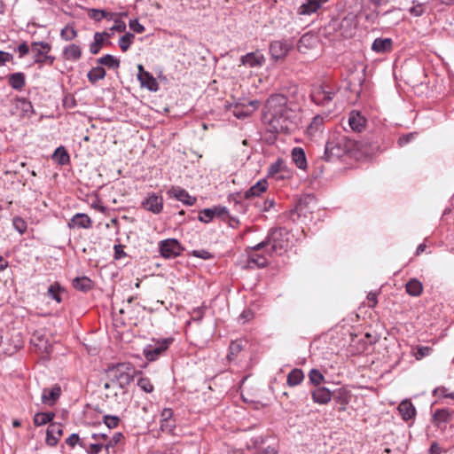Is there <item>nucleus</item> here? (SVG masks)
Wrapping results in <instances>:
<instances>
[{
	"label": "nucleus",
	"mask_w": 454,
	"mask_h": 454,
	"mask_svg": "<svg viewBox=\"0 0 454 454\" xmlns=\"http://www.w3.org/2000/svg\"><path fill=\"white\" fill-rule=\"evenodd\" d=\"M262 121L272 133L291 132L297 127L296 114L281 94L270 96L264 106Z\"/></svg>",
	"instance_id": "f257e3e1"
},
{
	"label": "nucleus",
	"mask_w": 454,
	"mask_h": 454,
	"mask_svg": "<svg viewBox=\"0 0 454 454\" xmlns=\"http://www.w3.org/2000/svg\"><path fill=\"white\" fill-rule=\"evenodd\" d=\"M135 367L129 363H120L108 370L109 381L106 382L105 389L118 388L122 394L126 393V387L132 381Z\"/></svg>",
	"instance_id": "f03ea898"
},
{
	"label": "nucleus",
	"mask_w": 454,
	"mask_h": 454,
	"mask_svg": "<svg viewBox=\"0 0 454 454\" xmlns=\"http://www.w3.org/2000/svg\"><path fill=\"white\" fill-rule=\"evenodd\" d=\"M290 233L286 228L271 230L267 239L254 247L255 249L270 247V253L281 254L287 247Z\"/></svg>",
	"instance_id": "7ed1b4c3"
},
{
	"label": "nucleus",
	"mask_w": 454,
	"mask_h": 454,
	"mask_svg": "<svg viewBox=\"0 0 454 454\" xmlns=\"http://www.w3.org/2000/svg\"><path fill=\"white\" fill-rule=\"evenodd\" d=\"M335 96V90L326 84H318L313 86L310 98L317 106H329Z\"/></svg>",
	"instance_id": "20e7f679"
},
{
	"label": "nucleus",
	"mask_w": 454,
	"mask_h": 454,
	"mask_svg": "<svg viewBox=\"0 0 454 454\" xmlns=\"http://www.w3.org/2000/svg\"><path fill=\"white\" fill-rule=\"evenodd\" d=\"M51 46L45 42H34L31 44V51L34 53V61L39 64L40 67L48 64L52 65L55 61V57L48 55L51 51Z\"/></svg>",
	"instance_id": "39448f33"
},
{
	"label": "nucleus",
	"mask_w": 454,
	"mask_h": 454,
	"mask_svg": "<svg viewBox=\"0 0 454 454\" xmlns=\"http://www.w3.org/2000/svg\"><path fill=\"white\" fill-rule=\"evenodd\" d=\"M345 153L344 138H331L325 144L323 159L326 161H333L340 158Z\"/></svg>",
	"instance_id": "423d86ee"
},
{
	"label": "nucleus",
	"mask_w": 454,
	"mask_h": 454,
	"mask_svg": "<svg viewBox=\"0 0 454 454\" xmlns=\"http://www.w3.org/2000/svg\"><path fill=\"white\" fill-rule=\"evenodd\" d=\"M317 207V199L311 194L304 195L296 202L292 215H297L299 218H308Z\"/></svg>",
	"instance_id": "0eeeda50"
},
{
	"label": "nucleus",
	"mask_w": 454,
	"mask_h": 454,
	"mask_svg": "<svg viewBox=\"0 0 454 454\" xmlns=\"http://www.w3.org/2000/svg\"><path fill=\"white\" fill-rule=\"evenodd\" d=\"M160 254L164 258H176L181 254L183 247L176 239H168L159 243Z\"/></svg>",
	"instance_id": "6e6552de"
},
{
	"label": "nucleus",
	"mask_w": 454,
	"mask_h": 454,
	"mask_svg": "<svg viewBox=\"0 0 454 454\" xmlns=\"http://www.w3.org/2000/svg\"><path fill=\"white\" fill-rule=\"evenodd\" d=\"M172 338H165L157 341L154 345H150L145 349V356L149 361L156 360L163 352H165L172 343Z\"/></svg>",
	"instance_id": "1a4fd4ad"
},
{
	"label": "nucleus",
	"mask_w": 454,
	"mask_h": 454,
	"mask_svg": "<svg viewBox=\"0 0 454 454\" xmlns=\"http://www.w3.org/2000/svg\"><path fill=\"white\" fill-rule=\"evenodd\" d=\"M137 80L139 81L141 87L146 88L150 91H157L159 90V84L153 74L148 71H145L141 64L137 66Z\"/></svg>",
	"instance_id": "9d476101"
},
{
	"label": "nucleus",
	"mask_w": 454,
	"mask_h": 454,
	"mask_svg": "<svg viewBox=\"0 0 454 454\" xmlns=\"http://www.w3.org/2000/svg\"><path fill=\"white\" fill-rule=\"evenodd\" d=\"M292 44L286 40L273 41L270 45L271 58L275 60L285 59Z\"/></svg>",
	"instance_id": "9b49d317"
},
{
	"label": "nucleus",
	"mask_w": 454,
	"mask_h": 454,
	"mask_svg": "<svg viewBox=\"0 0 454 454\" xmlns=\"http://www.w3.org/2000/svg\"><path fill=\"white\" fill-rule=\"evenodd\" d=\"M143 208L153 214H160L163 209V198L152 192L141 203Z\"/></svg>",
	"instance_id": "f8f14e48"
},
{
	"label": "nucleus",
	"mask_w": 454,
	"mask_h": 454,
	"mask_svg": "<svg viewBox=\"0 0 454 454\" xmlns=\"http://www.w3.org/2000/svg\"><path fill=\"white\" fill-rule=\"evenodd\" d=\"M63 435L62 424L57 422L50 423L46 431L45 442L50 447H55Z\"/></svg>",
	"instance_id": "ddd939ff"
},
{
	"label": "nucleus",
	"mask_w": 454,
	"mask_h": 454,
	"mask_svg": "<svg viewBox=\"0 0 454 454\" xmlns=\"http://www.w3.org/2000/svg\"><path fill=\"white\" fill-rule=\"evenodd\" d=\"M240 63L249 67H261L265 63V57L259 51H255L242 56L240 58Z\"/></svg>",
	"instance_id": "4468645a"
},
{
	"label": "nucleus",
	"mask_w": 454,
	"mask_h": 454,
	"mask_svg": "<svg viewBox=\"0 0 454 454\" xmlns=\"http://www.w3.org/2000/svg\"><path fill=\"white\" fill-rule=\"evenodd\" d=\"M327 2L328 0H305L299 7L298 13L300 15H310L317 12Z\"/></svg>",
	"instance_id": "2eb2a0df"
},
{
	"label": "nucleus",
	"mask_w": 454,
	"mask_h": 454,
	"mask_svg": "<svg viewBox=\"0 0 454 454\" xmlns=\"http://www.w3.org/2000/svg\"><path fill=\"white\" fill-rule=\"evenodd\" d=\"M168 193L170 196L176 198L177 200L183 202L187 206H192L196 203V198L191 196L184 189L180 187H172Z\"/></svg>",
	"instance_id": "dca6fc26"
},
{
	"label": "nucleus",
	"mask_w": 454,
	"mask_h": 454,
	"mask_svg": "<svg viewBox=\"0 0 454 454\" xmlns=\"http://www.w3.org/2000/svg\"><path fill=\"white\" fill-rule=\"evenodd\" d=\"M60 394L61 388L57 384L51 388H44L42 394V402L45 404L52 405L59 399Z\"/></svg>",
	"instance_id": "f3484780"
},
{
	"label": "nucleus",
	"mask_w": 454,
	"mask_h": 454,
	"mask_svg": "<svg viewBox=\"0 0 454 454\" xmlns=\"http://www.w3.org/2000/svg\"><path fill=\"white\" fill-rule=\"evenodd\" d=\"M67 225L71 229L72 228L89 229L92 225V221L86 214L78 213L71 218V220Z\"/></svg>",
	"instance_id": "a211bd4d"
},
{
	"label": "nucleus",
	"mask_w": 454,
	"mask_h": 454,
	"mask_svg": "<svg viewBox=\"0 0 454 454\" xmlns=\"http://www.w3.org/2000/svg\"><path fill=\"white\" fill-rule=\"evenodd\" d=\"M312 399L316 403L326 404L332 399V394L330 390L325 387H317L311 393Z\"/></svg>",
	"instance_id": "6ab92c4d"
},
{
	"label": "nucleus",
	"mask_w": 454,
	"mask_h": 454,
	"mask_svg": "<svg viewBox=\"0 0 454 454\" xmlns=\"http://www.w3.org/2000/svg\"><path fill=\"white\" fill-rule=\"evenodd\" d=\"M253 252L248 254L247 266L249 268H262L268 264V260L265 255L257 253L259 249L253 247Z\"/></svg>",
	"instance_id": "aec40b11"
},
{
	"label": "nucleus",
	"mask_w": 454,
	"mask_h": 454,
	"mask_svg": "<svg viewBox=\"0 0 454 454\" xmlns=\"http://www.w3.org/2000/svg\"><path fill=\"white\" fill-rule=\"evenodd\" d=\"M392 47L393 41L390 38H376L372 44V50L377 53L389 52Z\"/></svg>",
	"instance_id": "412c9836"
},
{
	"label": "nucleus",
	"mask_w": 454,
	"mask_h": 454,
	"mask_svg": "<svg viewBox=\"0 0 454 454\" xmlns=\"http://www.w3.org/2000/svg\"><path fill=\"white\" fill-rule=\"evenodd\" d=\"M62 56L66 60L77 61L82 57V49L79 45L71 43L63 49Z\"/></svg>",
	"instance_id": "4be33fe9"
},
{
	"label": "nucleus",
	"mask_w": 454,
	"mask_h": 454,
	"mask_svg": "<svg viewBox=\"0 0 454 454\" xmlns=\"http://www.w3.org/2000/svg\"><path fill=\"white\" fill-rule=\"evenodd\" d=\"M292 160L297 168L305 170L308 167L305 152L301 147H294L291 153Z\"/></svg>",
	"instance_id": "5701e85b"
},
{
	"label": "nucleus",
	"mask_w": 454,
	"mask_h": 454,
	"mask_svg": "<svg viewBox=\"0 0 454 454\" xmlns=\"http://www.w3.org/2000/svg\"><path fill=\"white\" fill-rule=\"evenodd\" d=\"M267 188V181L265 179H262L245 192L244 198L251 199L253 197L260 196L262 192H266Z\"/></svg>",
	"instance_id": "b1692460"
},
{
	"label": "nucleus",
	"mask_w": 454,
	"mask_h": 454,
	"mask_svg": "<svg viewBox=\"0 0 454 454\" xmlns=\"http://www.w3.org/2000/svg\"><path fill=\"white\" fill-rule=\"evenodd\" d=\"M365 119L363 115L356 112H351L348 123L350 128L356 132H361L365 125Z\"/></svg>",
	"instance_id": "393cba45"
},
{
	"label": "nucleus",
	"mask_w": 454,
	"mask_h": 454,
	"mask_svg": "<svg viewBox=\"0 0 454 454\" xmlns=\"http://www.w3.org/2000/svg\"><path fill=\"white\" fill-rule=\"evenodd\" d=\"M31 343L38 348L42 353L49 354L51 347L48 340L41 334L35 333L31 338Z\"/></svg>",
	"instance_id": "a878e982"
},
{
	"label": "nucleus",
	"mask_w": 454,
	"mask_h": 454,
	"mask_svg": "<svg viewBox=\"0 0 454 454\" xmlns=\"http://www.w3.org/2000/svg\"><path fill=\"white\" fill-rule=\"evenodd\" d=\"M398 411L404 420H408L415 416L416 411L410 401H403L398 405Z\"/></svg>",
	"instance_id": "bb28decb"
},
{
	"label": "nucleus",
	"mask_w": 454,
	"mask_h": 454,
	"mask_svg": "<svg viewBox=\"0 0 454 454\" xmlns=\"http://www.w3.org/2000/svg\"><path fill=\"white\" fill-rule=\"evenodd\" d=\"M108 36H109V35L106 32H103V33L96 32L94 34V42L91 43L90 45V53L93 55L98 54L100 51V50L104 44L105 39Z\"/></svg>",
	"instance_id": "cd10ccee"
},
{
	"label": "nucleus",
	"mask_w": 454,
	"mask_h": 454,
	"mask_svg": "<svg viewBox=\"0 0 454 454\" xmlns=\"http://www.w3.org/2000/svg\"><path fill=\"white\" fill-rule=\"evenodd\" d=\"M9 84L16 90H21L26 84L25 74L21 72L14 73L9 76Z\"/></svg>",
	"instance_id": "c85d7f7f"
},
{
	"label": "nucleus",
	"mask_w": 454,
	"mask_h": 454,
	"mask_svg": "<svg viewBox=\"0 0 454 454\" xmlns=\"http://www.w3.org/2000/svg\"><path fill=\"white\" fill-rule=\"evenodd\" d=\"M406 292L414 297L419 296L423 291L422 283L417 278L410 279L405 286Z\"/></svg>",
	"instance_id": "c756f323"
},
{
	"label": "nucleus",
	"mask_w": 454,
	"mask_h": 454,
	"mask_svg": "<svg viewBox=\"0 0 454 454\" xmlns=\"http://www.w3.org/2000/svg\"><path fill=\"white\" fill-rule=\"evenodd\" d=\"M14 104L17 110L15 114L20 116H26L32 112L31 103L25 98H16Z\"/></svg>",
	"instance_id": "7c9ffc66"
},
{
	"label": "nucleus",
	"mask_w": 454,
	"mask_h": 454,
	"mask_svg": "<svg viewBox=\"0 0 454 454\" xmlns=\"http://www.w3.org/2000/svg\"><path fill=\"white\" fill-rule=\"evenodd\" d=\"M52 160L59 165H66L69 162L70 157L65 147L59 146L53 153Z\"/></svg>",
	"instance_id": "2f4dec72"
},
{
	"label": "nucleus",
	"mask_w": 454,
	"mask_h": 454,
	"mask_svg": "<svg viewBox=\"0 0 454 454\" xmlns=\"http://www.w3.org/2000/svg\"><path fill=\"white\" fill-rule=\"evenodd\" d=\"M106 72L101 66L92 67L87 74L88 80L91 83H96L98 81L106 77Z\"/></svg>",
	"instance_id": "473e14b6"
},
{
	"label": "nucleus",
	"mask_w": 454,
	"mask_h": 454,
	"mask_svg": "<svg viewBox=\"0 0 454 454\" xmlns=\"http://www.w3.org/2000/svg\"><path fill=\"white\" fill-rule=\"evenodd\" d=\"M73 286L76 290L86 292L92 288V281L87 277H77L73 280Z\"/></svg>",
	"instance_id": "72a5a7b5"
},
{
	"label": "nucleus",
	"mask_w": 454,
	"mask_h": 454,
	"mask_svg": "<svg viewBox=\"0 0 454 454\" xmlns=\"http://www.w3.org/2000/svg\"><path fill=\"white\" fill-rule=\"evenodd\" d=\"M97 63L106 66L108 68L117 69L120 67V60L113 55L106 54L97 59Z\"/></svg>",
	"instance_id": "f704fd0d"
},
{
	"label": "nucleus",
	"mask_w": 454,
	"mask_h": 454,
	"mask_svg": "<svg viewBox=\"0 0 454 454\" xmlns=\"http://www.w3.org/2000/svg\"><path fill=\"white\" fill-rule=\"evenodd\" d=\"M304 379L303 372L301 369H293L287 375V384L290 387L299 385Z\"/></svg>",
	"instance_id": "c9c22d12"
},
{
	"label": "nucleus",
	"mask_w": 454,
	"mask_h": 454,
	"mask_svg": "<svg viewBox=\"0 0 454 454\" xmlns=\"http://www.w3.org/2000/svg\"><path fill=\"white\" fill-rule=\"evenodd\" d=\"M54 417L55 414L53 412H37L34 416V424L40 427L47 423H51Z\"/></svg>",
	"instance_id": "e433bc0d"
},
{
	"label": "nucleus",
	"mask_w": 454,
	"mask_h": 454,
	"mask_svg": "<svg viewBox=\"0 0 454 454\" xmlns=\"http://www.w3.org/2000/svg\"><path fill=\"white\" fill-rule=\"evenodd\" d=\"M63 291L64 289L61 287V286L58 282H55L48 287L47 294L49 297H51L58 303H60L62 301L60 294Z\"/></svg>",
	"instance_id": "4c0bfd02"
},
{
	"label": "nucleus",
	"mask_w": 454,
	"mask_h": 454,
	"mask_svg": "<svg viewBox=\"0 0 454 454\" xmlns=\"http://www.w3.org/2000/svg\"><path fill=\"white\" fill-rule=\"evenodd\" d=\"M324 125V117L322 115H316L313 117L310 124L307 128V133L309 136H313L317 133Z\"/></svg>",
	"instance_id": "58836bf2"
},
{
	"label": "nucleus",
	"mask_w": 454,
	"mask_h": 454,
	"mask_svg": "<svg viewBox=\"0 0 454 454\" xmlns=\"http://www.w3.org/2000/svg\"><path fill=\"white\" fill-rule=\"evenodd\" d=\"M60 36L65 41H72L77 36V30L73 24H67L61 29Z\"/></svg>",
	"instance_id": "ea45409f"
},
{
	"label": "nucleus",
	"mask_w": 454,
	"mask_h": 454,
	"mask_svg": "<svg viewBox=\"0 0 454 454\" xmlns=\"http://www.w3.org/2000/svg\"><path fill=\"white\" fill-rule=\"evenodd\" d=\"M452 413L446 409L437 410L434 414V420L435 423H446L450 420Z\"/></svg>",
	"instance_id": "a19ab883"
},
{
	"label": "nucleus",
	"mask_w": 454,
	"mask_h": 454,
	"mask_svg": "<svg viewBox=\"0 0 454 454\" xmlns=\"http://www.w3.org/2000/svg\"><path fill=\"white\" fill-rule=\"evenodd\" d=\"M81 447H82L88 454H98L105 448V444L103 442H92L87 443L86 442L81 443Z\"/></svg>",
	"instance_id": "79ce46f5"
},
{
	"label": "nucleus",
	"mask_w": 454,
	"mask_h": 454,
	"mask_svg": "<svg viewBox=\"0 0 454 454\" xmlns=\"http://www.w3.org/2000/svg\"><path fill=\"white\" fill-rule=\"evenodd\" d=\"M243 345L241 340H234L231 341L230 347H229V354H228V359L233 360L235 359L238 355L242 351Z\"/></svg>",
	"instance_id": "37998d69"
},
{
	"label": "nucleus",
	"mask_w": 454,
	"mask_h": 454,
	"mask_svg": "<svg viewBox=\"0 0 454 454\" xmlns=\"http://www.w3.org/2000/svg\"><path fill=\"white\" fill-rule=\"evenodd\" d=\"M134 38L135 35L131 33H126L125 35L120 37L118 43L121 50L123 52L127 51L129 49L131 43H133Z\"/></svg>",
	"instance_id": "c03bdc74"
},
{
	"label": "nucleus",
	"mask_w": 454,
	"mask_h": 454,
	"mask_svg": "<svg viewBox=\"0 0 454 454\" xmlns=\"http://www.w3.org/2000/svg\"><path fill=\"white\" fill-rule=\"evenodd\" d=\"M309 379L311 384L319 386L325 381L324 375L317 369H312L309 372Z\"/></svg>",
	"instance_id": "a18cd8bd"
},
{
	"label": "nucleus",
	"mask_w": 454,
	"mask_h": 454,
	"mask_svg": "<svg viewBox=\"0 0 454 454\" xmlns=\"http://www.w3.org/2000/svg\"><path fill=\"white\" fill-rule=\"evenodd\" d=\"M122 438L123 434L121 433L114 434V435L105 444V450H106L107 454H110V449H113L114 446H116Z\"/></svg>",
	"instance_id": "49530a36"
},
{
	"label": "nucleus",
	"mask_w": 454,
	"mask_h": 454,
	"mask_svg": "<svg viewBox=\"0 0 454 454\" xmlns=\"http://www.w3.org/2000/svg\"><path fill=\"white\" fill-rule=\"evenodd\" d=\"M285 168V161L282 159H278L274 163H272L268 169L269 176H274L283 170Z\"/></svg>",
	"instance_id": "de8ad7c7"
},
{
	"label": "nucleus",
	"mask_w": 454,
	"mask_h": 454,
	"mask_svg": "<svg viewBox=\"0 0 454 454\" xmlns=\"http://www.w3.org/2000/svg\"><path fill=\"white\" fill-rule=\"evenodd\" d=\"M12 224L14 229L21 235L24 234L27 231V223L23 218L20 216L13 218Z\"/></svg>",
	"instance_id": "09e8293b"
},
{
	"label": "nucleus",
	"mask_w": 454,
	"mask_h": 454,
	"mask_svg": "<svg viewBox=\"0 0 454 454\" xmlns=\"http://www.w3.org/2000/svg\"><path fill=\"white\" fill-rule=\"evenodd\" d=\"M215 217V213L212 208H206L200 212L198 219L203 223H209Z\"/></svg>",
	"instance_id": "8fccbe9b"
},
{
	"label": "nucleus",
	"mask_w": 454,
	"mask_h": 454,
	"mask_svg": "<svg viewBox=\"0 0 454 454\" xmlns=\"http://www.w3.org/2000/svg\"><path fill=\"white\" fill-rule=\"evenodd\" d=\"M137 386L145 393H152L154 389L153 385L148 378H140Z\"/></svg>",
	"instance_id": "3c124183"
},
{
	"label": "nucleus",
	"mask_w": 454,
	"mask_h": 454,
	"mask_svg": "<svg viewBox=\"0 0 454 454\" xmlns=\"http://www.w3.org/2000/svg\"><path fill=\"white\" fill-rule=\"evenodd\" d=\"M431 352H432V348L421 346V347L417 348V350H416L414 356L417 360H420L423 357L429 356L431 354Z\"/></svg>",
	"instance_id": "603ef678"
},
{
	"label": "nucleus",
	"mask_w": 454,
	"mask_h": 454,
	"mask_svg": "<svg viewBox=\"0 0 454 454\" xmlns=\"http://www.w3.org/2000/svg\"><path fill=\"white\" fill-rule=\"evenodd\" d=\"M409 12L413 17H420L425 12V6L418 3L409 9Z\"/></svg>",
	"instance_id": "864d4df0"
},
{
	"label": "nucleus",
	"mask_w": 454,
	"mask_h": 454,
	"mask_svg": "<svg viewBox=\"0 0 454 454\" xmlns=\"http://www.w3.org/2000/svg\"><path fill=\"white\" fill-rule=\"evenodd\" d=\"M104 422L108 428H115L120 422V419L117 416L106 415L104 417Z\"/></svg>",
	"instance_id": "5fc2aeb1"
},
{
	"label": "nucleus",
	"mask_w": 454,
	"mask_h": 454,
	"mask_svg": "<svg viewBox=\"0 0 454 454\" xmlns=\"http://www.w3.org/2000/svg\"><path fill=\"white\" fill-rule=\"evenodd\" d=\"M84 442V440L80 439L77 434H72L69 437L66 439V443L71 448H74L76 444H79L81 446V443Z\"/></svg>",
	"instance_id": "6e6d98bb"
},
{
	"label": "nucleus",
	"mask_w": 454,
	"mask_h": 454,
	"mask_svg": "<svg viewBox=\"0 0 454 454\" xmlns=\"http://www.w3.org/2000/svg\"><path fill=\"white\" fill-rule=\"evenodd\" d=\"M88 15L90 19L99 21L103 19V17H106L104 10L98 9H90L88 12Z\"/></svg>",
	"instance_id": "4d7b16f0"
},
{
	"label": "nucleus",
	"mask_w": 454,
	"mask_h": 454,
	"mask_svg": "<svg viewBox=\"0 0 454 454\" xmlns=\"http://www.w3.org/2000/svg\"><path fill=\"white\" fill-rule=\"evenodd\" d=\"M129 25L130 29L138 34L143 33L145 29V27L142 24H140L139 21L136 19L130 20Z\"/></svg>",
	"instance_id": "13d9d810"
},
{
	"label": "nucleus",
	"mask_w": 454,
	"mask_h": 454,
	"mask_svg": "<svg viewBox=\"0 0 454 454\" xmlns=\"http://www.w3.org/2000/svg\"><path fill=\"white\" fill-rule=\"evenodd\" d=\"M192 254L195 257H198V258H200V259H204V260H207V259H211L213 258V255L207 250H193L192 252Z\"/></svg>",
	"instance_id": "bf43d9fd"
},
{
	"label": "nucleus",
	"mask_w": 454,
	"mask_h": 454,
	"mask_svg": "<svg viewBox=\"0 0 454 454\" xmlns=\"http://www.w3.org/2000/svg\"><path fill=\"white\" fill-rule=\"evenodd\" d=\"M111 30L122 33L126 30V23L124 21H122L121 20L115 19L114 24L111 27Z\"/></svg>",
	"instance_id": "052dcab7"
},
{
	"label": "nucleus",
	"mask_w": 454,
	"mask_h": 454,
	"mask_svg": "<svg viewBox=\"0 0 454 454\" xmlns=\"http://www.w3.org/2000/svg\"><path fill=\"white\" fill-rule=\"evenodd\" d=\"M415 135H416V133H409V134L400 137L398 139V145L400 146H404L405 145L410 143L415 137Z\"/></svg>",
	"instance_id": "680f3d73"
},
{
	"label": "nucleus",
	"mask_w": 454,
	"mask_h": 454,
	"mask_svg": "<svg viewBox=\"0 0 454 454\" xmlns=\"http://www.w3.org/2000/svg\"><path fill=\"white\" fill-rule=\"evenodd\" d=\"M204 317V308H196L192 310V319L194 321H200Z\"/></svg>",
	"instance_id": "e2e57ef3"
},
{
	"label": "nucleus",
	"mask_w": 454,
	"mask_h": 454,
	"mask_svg": "<svg viewBox=\"0 0 454 454\" xmlns=\"http://www.w3.org/2000/svg\"><path fill=\"white\" fill-rule=\"evenodd\" d=\"M13 56L6 51H0V67L5 65L7 62L12 61Z\"/></svg>",
	"instance_id": "0e129e2a"
},
{
	"label": "nucleus",
	"mask_w": 454,
	"mask_h": 454,
	"mask_svg": "<svg viewBox=\"0 0 454 454\" xmlns=\"http://www.w3.org/2000/svg\"><path fill=\"white\" fill-rule=\"evenodd\" d=\"M160 416H161V420H164L167 423L171 422V419L173 417V411L169 408H165L161 411Z\"/></svg>",
	"instance_id": "69168bd1"
},
{
	"label": "nucleus",
	"mask_w": 454,
	"mask_h": 454,
	"mask_svg": "<svg viewBox=\"0 0 454 454\" xmlns=\"http://www.w3.org/2000/svg\"><path fill=\"white\" fill-rule=\"evenodd\" d=\"M17 50L19 52V57L23 58L29 52V46L27 44L26 42H23L21 44L19 45Z\"/></svg>",
	"instance_id": "338daca9"
},
{
	"label": "nucleus",
	"mask_w": 454,
	"mask_h": 454,
	"mask_svg": "<svg viewBox=\"0 0 454 454\" xmlns=\"http://www.w3.org/2000/svg\"><path fill=\"white\" fill-rule=\"evenodd\" d=\"M367 301H368V307L369 308H374L376 304L378 303L377 300V294L376 293H369L367 295Z\"/></svg>",
	"instance_id": "774afa93"
}]
</instances>
